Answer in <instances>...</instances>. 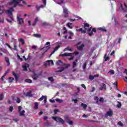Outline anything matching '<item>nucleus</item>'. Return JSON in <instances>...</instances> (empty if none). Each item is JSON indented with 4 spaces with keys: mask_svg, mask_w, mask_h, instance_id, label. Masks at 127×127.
Returning a JSON list of instances; mask_svg holds the SVG:
<instances>
[{
    "mask_svg": "<svg viewBox=\"0 0 127 127\" xmlns=\"http://www.w3.org/2000/svg\"><path fill=\"white\" fill-rule=\"evenodd\" d=\"M42 25L43 26H47L49 25V23H48L47 22H44L42 23Z\"/></svg>",
    "mask_w": 127,
    "mask_h": 127,
    "instance_id": "2f4dec72",
    "label": "nucleus"
},
{
    "mask_svg": "<svg viewBox=\"0 0 127 127\" xmlns=\"http://www.w3.org/2000/svg\"><path fill=\"white\" fill-rule=\"evenodd\" d=\"M44 103L45 104H46V103H47V96H46V97H45V98H44Z\"/></svg>",
    "mask_w": 127,
    "mask_h": 127,
    "instance_id": "a18cd8bd",
    "label": "nucleus"
},
{
    "mask_svg": "<svg viewBox=\"0 0 127 127\" xmlns=\"http://www.w3.org/2000/svg\"><path fill=\"white\" fill-rule=\"evenodd\" d=\"M52 119H53L54 121H56V122L59 123V124L61 125H63V124H64V120L60 117H52Z\"/></svg>",
    "mask_w": 127,
    "mask_h": 127,
    "instance_id": "f03ea898",
    "label": "nucleus"
},
{
    "mask_svg": "<svg viewBox=\"0 0 127 127\" xmlns=\"http://www.w3.org/2000/svg\"><path fill=\"white\" fill-rule=\"evenodd\" d=\"M114 113L113 110H109L107 112L106 114L105 115V118H108V117H113Z\"/></svg>",
    "mask_w": 127,
    "mask_h": 127,
    "instance_id": "20e7f679",
    "label": "nucleus"
},
{
    "mask_svg": "<svg viewBox=\"0 0 127 127\" xmlns=\"http://www.w3.org/2000/svg\"><path fill=\"white\" fill-rule=\"evenodd\" d=\"M78 62V60L76 59L73 63V68H75L77 66V63Z\"/></svg>",
    "mask_w": 127,
    "mask_h": 127,
    "instance_id": "2eb2a0df",
    "label": "nucleus"
},
{
    "mask_svg": "<svg viewBox=\"0 0 127 127\" xmlns=\"http://www.w3.org/2000/svg\"><path fill=\"white\" fill-rule=\"evenodd\" d=\"M99 30H101V31H104L105 32H107V30L104 28H99Z\"/></svg>",
    "mask_w": 127,
    "mask_h": 127,
    "instance_id": "a19ab883",
    "label": "nucleus"
},
{
    "mask_svg": "<svg viewBox=\"0 0 127 127\" xmlns=\"http://www.w3.org/2000/svg\"><path fill=\"white\" fill-rule=\"evenodd\" d=\"M3 98H4V96H3V94H0V101H2V100H3Z\"/></svg>",
    "mask_w": 127,
    "mask_h": 127,
    "instance_id": "c85d7f7f",
    "label": "nucleus"
},
{
    "mask_svg": "<svg viewBox=\"0 0 127 127\" xmlns=\"http://www.w3.org/2000/svg\"><path fill=\"white\" fill-rule=\"evenodd\" d=\"M93 32L91 31V32L90 33H89V36H92V35H93Z\"/></svg>",
    "mask_w": 127,
    "mask_h": 127,
    "instance_id": "69168bd1",
    "label": "nucleus"
},
{
    "mask_svg": "<svg viewBox=\"0 0 127 127\" xmlns=\"http://www.w3.org/2000/svg\"><path fill=\"white\" fill-rule=\"evenodd\" d=\"M16 102V103H17V104H19V103H20V99H19V98H17Z\"/></svg>",
    "mask_w": 127,
    "mask_h": 127,
    "instance_id": "de8ad7c7",
    "label": "nucleus"
},
{
    "mask_svg": "<svg viewBox=\"0 0 127 127\" xmlns=\"http://www.w3.org/2000/svg\"><path fill=\"white\" fill-rule=\"evenodd\" d=\"M32 78L34 80H37L38 78V75L35 74V72H33L32 75Z\"/></svg>",
    "mask_w": 127,
    "mask_h": 127,
    "instance_id": "9b49d317",
    "label": "nucleus"
},
{
    "mask_svg": "<svg viewBox=\"0 0 127 127\" xmlns=\"http://www.w3.org/2000/svg\"><path fill=\"white\" fill-rule=\"evenodd\" d=\"M84 47H85V45L82 44L80 46L78 47L77 49L78 50H82Z\"/></svg>",
    "mask_w": 127,
    "mask_h": 127,
    "instance_id": "f3484780",
    "label": "nucleus"
},
{
    "mask_svg": "<svg viewBox=\"0 0 127 127\" xmlns=\"http://www.w3.org/2000/svg\"><path fill=\"white\" fill-rule=\"evenodd\" d=\"M67 123L70 125V126H72V125H73V121H68Z\"/></svg>",
    "mask_w": 127,
    "mask_h": 127,
    "instance_id": "6e6d98bb",
    "label": "nucleus"
},
{
    "mask_svg": "<svg viewBox=\"0 0 127 127\" xmlns=\"http://www.w3.org/2000/svg\"><path fill=\"white\" fill-rule=\"evenodd\" d=\"M47 119H48V117H47V116H44V121H46V120H47Z\"/></svg>",
    "mask_w": 127,
    "mask_h": 127,
    "instance_id": "0e129e2a",
    "label": "nucleus"
},
{
    "mask_svg": "<svg viewBox=\"0 0 127 127\" xmlns=\"http://www.w3.org/2000/svg\"><path fill=\"white\" fill-rule=\"evenodd\" d=\"M100 102H101V103H104V98H100Z\"/></svg>",
    "mask_w": 127,
    "mask_h": 127,
    "instance_id": "052dcab7",
    "label": "nucleus"
},
{
    "mask_svg": "<svg viewBox=\"0 0 127 127\" xmlns=\"http://www.w3.org/2000/svg\"><path fill=\"white\" fill-rule=\"evenodd\" d=\"M120 24L119 23V22H118V21H117V20H115V25L116 26H118V25H119Z\"/></svg>",
    "mask_w": 127,
    "mask_h": 127,
    "instance_id": "c03bdc74",
    "label": "nucleus"
},
{
    "mask_svg": "<svg viewBox=\"0 0 127 127\" xmlns=\"http://www.w3.org/2000/svg\"><path fill=\"white\" fill-rule=\"evenodd\" d=\"M29 57H30V56H28V58L26 59V58H25V56H23V58L24 59H25V61H27V60H28V59H29Z\"/></svg>",
    "mask_w": 127,
    "mask_h": 127,
    "instance_id": "8fccbe9b",
    "label": "nucleus"
},
{
    "mask_svg": "<svg viewBox=\"0 0 127 127\" xmlns=\"http://www.w3.org/2000/svg\"><path fill=\"white\" fill-rule=\"evenodd\" d=\"M90 26V25L88 23H85L84 24V27H89Z\"/></svg>",
    "mask_w": 127,
    "mask_h": 127,
    "instance_id": "4d7b16f0",
    "label": "nucleus"
},
{
    "mask_svg": "<svg viewBox=\"0 0 127 127\" xmlns=\"http://www.w3.org/2000/svg\"><path fill=\"white\" fill-rule=\"evenodd\" d=\"M72 54L68 53H65L60 55V56H63V57H67L68 56H70L72 55Z\"/></svg>",
    "mask_w": 127,
    "mask_h": 127,
    "instance_id": "423d86ee",
    "label": "nucleus"
},
{
    "mask_svg": "<svg viewBox=\"0 0 127 127\" xmlns=\"http://www.w3.org/2000/svg\"><path fill=\"white\" fill-rule=\"evenodd\" d=\"M94 78H95L94 76H93V75H90L89 76V79L90 80H94Z\"/></svg>",
    "mask_w": 127,
    "mask_h": 127,
    "instance_id": "864d4df0",
    "label": "nucleus"
},
{
    "mask_svg": "<svg viewBox=\"0 0 127 127\" xmlns=\"http://www.w3.org/2000/svg\"><path fill=\"white\" fill-rule=\"evenodd\" d=\"M35 110H37L38 109V103L37 102L35 103V106L34 107Z\"/></svg>",
    "mask_w": 127,
    "mask_h": 127,
    "instance_id": "b1692460",
    "label": "nucleus"
},
{
    "mask_svg": "<svg viewBox=\"0 0 127 127\" xmlns=\"http://www.w3.org/2000/svg\"><path fill=\"white\" fill-rule=\"evenodd\" d=\"M48 62L49 64V65H53L54 63H53V61H48Z\"/></svg>",
    "mask_w": 127,
    "mask_h": 127,
    "instance_id": "58836bf2",
    "label": "nucleus"
},
{
    "mask_svg": "<svg viewBox=\"0 0 127 127\" xmlns=\"http://www.w3.org/2000/svg\"><path fill=\"white\" fill-rule=\"evenodd\" d=\"M25 82H26V83H32V80L30 79H25Z\"/></svg>",
    "mask_w": 127,
    "mask_h": 127,
    "instance_id": "393cba45",
    "label": "nucleus"
},
{
    "mask_svg": "<svg viewBox=\"0 0 127 127\" xmlns=\"http://www.w3.org/2000/svg\"><path fill=\"white\" fill-rule=\"evenodd\" d=\"M64 17H68L69 16V13H64Z\"/></svg>",
    "mask_w": 127,
    "mask_h": 127,
    "instance_id": "4c0bfd02",
    "label": "nucleus"
},
{
    "mask_svg": "<svg viewBox=\"0 0 127 127\" xmlns=\"http://www.w3.org/2000/svg\"><path fill=\"white\" fill-rule=\"evenodd\" d=\"M13 8L11 7L6 11H5V12H6V14H7L10 18H12V11H13Z\"/></svg>",
    "mask_w": 127,
    "mask_h": 127,
    "instance_id": "7ed1b4c3",
    "label": "nucleus"
},
{
    "mask_svg": "<svg viewBox=\"0 0 127 127\" xmlns=\"http://www.w3.org/2000/svg\"><path fill=\"white\" fill-rule=\"evenodd\" d=\"M99 90L103 91V90H106L107 89V85L104 83H101L99 85Z\"/></svg>",
    "mask_w": 127,
    "mask_h": 127,
    "instance_id": "39448f33",
    "label": "nucleus"
},
{
    "mask_svg": "<svg viewBox=\"0 0 127 127\" xmlns=\"http://www.w3.org/2000/svg\"><path fill=\"white\" fill-rule=\"evenodd\" d=\"M72 25V23H67L66 24V26H67V27H69V28H70V29H72V28H73L72 26H71Z\"/></svg>",
    "mask_w": 127,
    "mask_h": 127,
    "instance_id": "aec40b11",
    "label": "nucleus"
},
{
    "mask_svg": "<svg viewBox=\"0 0 127 127\" xmlns=\"http://www.w3.org/2000/svg\"><path fill=\"white\" fill-rule=\"evenodd\" d=\"M19 113H20L19 116L20 117H24L25 116V115H24V114H25V111L23 110L22 111H20Z\"/></svg>",
    "mask_w": 127,
    "mask_h": 127,
    "instance_id": "4468645a",
    "label": "nucleus"
},
{
    "mask_svg": "<svg viewBox=\"0 0 127 127\" xmlns=\"http://www.w3.org/2000/svg\"><path fill=\"white\" fill-rule=\"evenodd\" d=\"M118 126H120V127H124V124H123V123H122L121 121H119L118 123Z\"/></svg>",
    "mask_w": 127,
    "mask_h": 127,
    "instance_id": "c9c22d12",
    "label": "nucleus"
},
{
    "mask_svg": "<svg viewBox=\"0 0 127 127\" xmlns=\"http://www.w3.org/2000/svg\"><path fill=\"white\" fill-rule=\"evenodd\" d=\"M34 37H36L37 38H40L41 37V35L39 34H35L33 35Z\"/></svg>",
    "mask_w": 127,
    "mask_h": 127,
    "instance_id": "a211bd4d",
    "label": "nucleus"
},
{
    "mask_svg": "<svg viewBox=\"0 0 127 127\" xmlns=\"http://www.w3.org/2000/svg\"><path fill=\"white\" fill-rule=\"evenodd\" d=\"M63 8L64 13H69V11H68V9H67L65 7H64Z\"/></svg>",
    "mask_w": 127,
    "mask_h": 127,
    "instance_id": "5701e85b",
    "label": "nucleus"
},
{
    "mask_svg": "<svg viewBox=\"0 0 127 127\" xmlns=\"http://www.w3.org/2000/svg\"><path fill=\"white\" fill-rule=\"evenodd\" d=\"M59 48H60V46H58L57 47H56L53 52L52 53H51V54L50 55V57H51V56L52 55V54H54V53H55V51H57L58 49H59Z\"/></svg>",
    "mask_w": 127,
    "mask_h": 127,
    "instance_id": "9d476101",
    "label": "nucleus"
},
{
    "mask_svg": "<svg viewBox=\"0 0 127 127\" xmlns=\"http://www.w3.org/2000/svg\"><path fill=\"white\" fill-rule=\"evenodd\" d=\"M22 109V107L21 106H19L18 108V111L19 112H21Z\"/></svg>",
    "mask_w": 127,
    "mask_h": 127,
    "instance_id": "5fc2aeb1",
    "label": "nucleus"
},
{
    "mask_svg": "<svg viewBox=\"0 0 127 127\" xmlns=\"http://www.w3.org/2000/svg\"><path fill=\"white\" fill-rule=\"evenodd\" d=\"M72 102H74V104H77L78 100L73 99H72Z\"/></svg>",
    "mask_w": 127,
    "mask_h": 127,
    "instance_id": "09e8293b",
    "label": "nucleus"
},
{
    "mask_svg": "<svg viewBox=\"0 0 127 127\" xmlns=\"http://www.w3.org/2000/svg\"><path fill=\"white\" fill-rule=\"evenodd\" d=\"M91 32H96V29L95 28H93Z\"/></svg>",
    "mask_w": 127,
    "mask_h": 127,
    "instance_id": "338daca9",
    "label": "nucleus"
},
{
    "mask_svg": "<svg viewBox=\"0 0 127 127\" xmlns=\"http://www.w3.org/2000/svg\"><path fill=\"white\" fill-rule=\"evenodd\" d=\"M9 112H12L13 111V107L12 106H10L9 108Z\"/></svg>",
    "mask_w": 127,
    "mask_h": 127,
    "instance_id": "49530a36",
    "label": "nucleus"
},
{
    "mask_svg": "<svg viewBox=\"0 0 127 127\" xmlns=\"http://www.w3.org/2000/svg\"><path fill=\"white\" fill-rule=\"evenodd\" d=\"M19 41L21 43V44H22V45H23V44H24V40H23V39L21 38V39H19Z\"/></svg>",
    "mask_w": 127,
    "mask_h": 127,
    "instance_id": "c756f323",
    "label": "nucleus"
},
{
    "mask_svg": "<svg viewBox=\"0 0 127 127\" xmlns=\"http://www.w3.org/2000/svg\"><path fill=\"white\" fill-rule=\"evenodd\" d=\"M118 104L117 105V108H121L122 107V103L120 102H118Z\"/></svg>",
    "mask_w": 127,
    "mask_h": 127,
    "instance_id": "e433bc0d",
    "label": "nucleus"
},
{
    "mask_svg": "<svg viewBox=\"0 0 127 127\" xmlns=\"http://www.w3.org/2000/svg\"><path fill=\"white\" fill-rule=\"evenodd\" d=\"M42 1L43 3H44L45 5H46V0H42Z\"/></svg>",
    "mask_w": 127,
    "mask_h": 127,
    "instance_id": "680f3d73",
    "label": "nucleus"
},
{
    "mask_svg": "<svg viewBox=\"0 0 127 127\" xmlns=\"http://www.w3.org/2000/svg\"><path fill=\"white\" fill-rule=\"evenodd\" d=\"M8 72H9V70H7L5 71V73L3 74V77H5V76L8 74Z\"/></svg>",
    "mask_w": 127,
    "mask_h": 127,
    "instance_id": "603ef678",
    "label": "nucleus"
},
{
    "mask_svg": "<svg viewBox=\"0 0 127 127\" xmlns=\"http://www.w3.org/2000/svg\"><path fill=\"white\" fill-rule=\"evenodd\" d=\"M13 80H14V78H13V77H9V83H10V84H11V83H12V81H13Z\"/></svg>",
    "mask_w": 127,
    "mask_h": 127,
    "instance_id": "473e14b6",
    "label": "nucleus"
},
{
    "mask_svg": "<svg viewBox=\"0 0 127 127\" xmlns=\"http://www.w3.org/2000/svg\"><path fill=\"white\" fill-rule=\"evenodd\" d=\"M32 94H31V91L27 92L26 94V97H32Z\"/></svg>",
    "mask_w": 127,
    "mask_h": 127,
    "instance_id": "412c9836",
    "label": "nucleus"
},
{
    "mask_svg": "<svg viewBox=\"0 0 127 127\" xmlns=\"http://www.w3.org/2000/svg\"><path fill=\"white\" fill-rule=\"evenodd\" d=\"M104 59H105V61H108V60H109L110 59V58L107 56V54H105L104 56Z\"/></svg>",
    "mask_w": 127,
    "mask_h": 127,
    "instance_id": "4be33fe9",
    "label": "nucleus"
},
{
    "mask_svg": "<svg viewBox=\"0 0 127 127\" xmlns=\"http://www.w3.org/2000/svg\"><path fill=\"white\" fill-rule=\"evenodd\" d=\"M57 65H60V66H63V62L59 60L58 62H56Z\"/></svg>",
    "mask_w": 127,
    "mask_h": 127,
    "instance_id": "f8f14e48",
    "label": "nucleus"
},
{
    "mask_svg": "<svg viewBox=\"0 0 127 127\" xmlns=\"http://www.w3.org/2000/svg\"><path fill=\"white\" fill-rule=\"evenodd\" d=\"M69 33L70 35H71L72 36H73L74 35V33L73 32H72V31H69Z\"/></svg>",
    "mask_w": 127,
    "mask_h": 127,
    "instance_id": "13d9d810",
    "label": "nucleus"
},
{
    "mask_svg": "<svg viewBox=\"0 0 127 127\" xmlns=\"http://www.w3.org/2000/svg\"><path fill=\"white\" fill-rule=\"evenodd\" d=\"M8 3L9 5H11L13 7H15L17 5L21 6L22 4H26V2L23 0H13Z\"/></svg>",
    "mask_w": 127,
    "mask_h": 127,
    "instance_id": "f257e3e1",
    "label": "nucleus"
},
{
    "mask_svg": "<svg viewBox=\"0 0 127 127\" xmlns=\"http://www.w3.org/2000/svg\"><path fill=\"white\" fill-rule=\"evenodd\" d=\"M44 125L45 126H46L47 127H49L50 126V124L49 123V121H47L46 123H44Z\"/></svg>",
    "mask_w": 127,
    "mask_h": 127,
    "instance_id": "72a5a7b5",
    "label": "nucleus"
},
{
    "mask_svg": "<svg viewBox=\"0 0 127 127\" xmlns=\"http://www.w3.org/2000/svg\"><path fill=\"white\" fill-rule=\"evenodd\" d=\"M12 75L15 77V79L16 82H17V80H18V77H17V75H16V74L15 73H14V72H13Z\"/></svg>",
    "mask_w": 127,
    "mask_h": 127,
    "instance_id": "6ab92c4d",
    "label": "nucleus"
},
{
    "mask_svg": "<svg viewBox=\"0 0 127 127\" xmlns=\"http://www.w3.org/2000/svg\"><path fill=\"white\" fill-rule=\"evenodd\" d=\"M48 80H49V81H50L51 82H54V78H53V77H50L48 78Z\"/></svg>",
    "mask_w": 127,
    "mask_h": 127,
    "instance_id": "7c9ffc66",
    "label": "nucleus"
},
{
    "mask_svg": "<svg viewBox=\"0 0 127 127\" xmlns=\"http://www.w3.org/2000/svg\"><path fill=\"white\" fill-rule=\"evenodd\" d=\"M56 102H58V103H63V100L59 99V98H57L56 99Z\"/></svg>",
    "mask_w": 127,
    "mask_h": 127,
    "instance_id": "bb28decb",
    "label": "nucleus"
},
{
    "mask_svg": "<svg viewBox=\"0 0 127 127\" xmlns=\"http://www.w3.org/2000/svg\"><path fill=\"white\" fill-rule=\"evenodd\" d=\"M66 50H68V51H73V49H70L69 47H67L65 49H64V51H66Z\"/></svg>",
    "mask_w": 127,
    "mask_h": 127,
    "instance_id": "cd10ccee",
    "label": "nucleus"
},
{
    "mask_svg": "<svg viewBox=\"0 0 127 127\" xmlns=\"http://www.w3.org/2000/svg\"><path fill=\"white\" fill-rule=\"evenodd\" d=\"M94 100H95V101H97V103H98L99 98H98V97H97V96H95V97H94Z\"/></svg>",
    "mask_w": 127,
    "mask_h": 127,
    "instance_id": "bf43d9fd",
    "label": "nucleus"
},
{
    "mask_svg": "<svg viewBox=\"0 0 127 127\" xmlns=\"http://www.w3.org/2000/svg\"><path fill=\"white\" fill-rule=\"evenodd\" d=\"M46 97V96H42V97L39 99V101H42V100H43V99H45V98Z\"/></svg>",
    "mask_w": 127,
    "mask_h": 127,
    "instance_id": "37998d69",
    "label": "nucleus"
},
{
    "mask_svg": "<svg viewBox=\"0 0 127 127\" xmlns=\"http://www.w3.org/2000/svg\"><path fill=\"white\" fill-rule=\"evenodd\" d=\"M59 69H60L59 70H57V72H63V71H64V67H61Z\"/></svg>",
    "mask_w": 127,
    "mask_h": 127,
    "instance_id": "f704fd0d",
    "label": "nucleus"
},
{
    "mask_svg": "<svg viewBox=\"0 0 127 127\" xmlns=\"http://www.w3.org/2000/svg\"><path fill=\"white\" fill-rule=\"evenodd\" d=\"M82 68H83V69H86V68H87V64L86 63L83 64L82 65Z\"/></svg>",
    "mask_w": 127,
    "mask_h": 127,
    "instance_id": "ea45409f",
    "label": "nucleus"
},
{
    "mask_svg": "<svg viewBox=\"0 0 127 127\" xmlns=\"http://www.w3.org/2000/svg\"><path fill=\"white\" fill-rule=\"evenodd\" d=\"M13 121H14V122H18V119L17 118L13 119Z\"/></svg>",
    "mask_w": 127,
    "mask_h": 127,
    "instance_id": "774afa93",
    "label": "nucleus"
},
{
    "mask_svg": "<svg viewBox=\"0 0 127 127\" xmlns=\"http://www.w3.org/2000/svg\"><path fill=\"white\" fill-rule=\"evenodd\" d=\"M46 6V5H41L40 6L37 5L36 6V7L37 8V10L38 11H39L40 10V8H43V7H45Z\"/></svg>",
    "mask_w": 127,
    "mask_h": 127,
    "instance_id": "0eeeda50",
    "label": "nucleus"
},
{
    "mask_svg": "<svg viewBox=\"0 0 127 127\" xmlns=\"http://www.w3.org/2000/svg\"><path fill=\"white\" fill-rule=\"evenodd\" d=\"M29 67V64H25L23 65V71H27V68Z\"/></svg>",
    "mask_w": 127,
    "mask_h": 127,
    "instance_id": "6e6552de",
    "label": "nucleus"
},
{
    "mask_svg": "<svg viewBox=\"0 0 127 127\" xmlns=\"http://www.w3.org/2000/svg\"><path fill=\"white\" fill-rule=\"evenodd\" d=\"M5 45H6V46H8V48H9L10 49H13L8 43H5Z\"/></svg>",
    "mask_w": 127,
    "mask_h": 127,
    "instance_id": "3c124183",
    "label": "nucleus"
},
{
    "mask_svg": "<svg viewBox=\"0 0 127 127\" xmlns=\"http://www.w3.org/2000/svg\"><path fill=\"white\" fill-rule=\"evenodd\" d=\"M109 73H111V74H115V71L113 70H111L109 71Z\"/></svg>",
    "mask_w": 127,
    "mask_h": 127,
    "instance_id": "e2e57ef3",
    "label": "nucleus"
},
{
    "mask_svg": "<svg viewBox=\"0 0 127 127\" xmlns=\"http://www.w3.org/2000/svg\"><path fill=\"white\" fill-rule=\"evenodd\" d=\"M81 107H83L84 110H86L87 109V105L84 104V103H81Z\"/></svg>",
    "mask_w": 127,
    "mask_h": 127,
    "instance_id": "a878e982",
    "label": "nucleus"
},
{
    "mask_svg": "<svg viewBox=\"0 0 127 127\" xmlns=\"http://www.w3.org/2000/svg\"><path fill=\"white\" fill-rule=\"evenodd\" d=\"M64 31L63 33V34H65V33H67V29H66V27H64Z\"/></svg>",
    "mask_w": 127,
    "mask_h": 127,
    "instance_id": "79ce46f5",
    "label": "nucleus"
},
{
    "mask_svg": "<svg viewBox=\"0 0 127 127\" xmlns=\"http://www.w3.org/2000/svg\"><path fill=\"white\" fill-rule=\"evenodd\" d=\"M17 19L19 21V24H21L23 23V22H24L23 19L20 18L19 17H18Z\"/></svg>",
    "mask_w": 127,
    "mask_h": 127,
    "instance_id": "ddd939ff",
    "label": "nucleus"
},
{
    "mask_svg": "<svg viewBox=\"0 0 127 127\" xmlns=\"http://www.w3.org/2000/svg\"><path fill=\"white\" fill-rule=\"evenodd\" d=\"M76 31H81V33H86L87 32V29L83 30L82 28L76 29Z\"/></svg>",
    "mask_w": 127,
    "mask_h": 127,
    "instance_id": "1a4fd4ad",
    "label": "nucleus"
},
{
    "mask_svg": "<svg viewBox=\"0 0 127 127\" xmlns=\"http://www.w3.org/2000/svg\"><path fill=\"white\" fill-rule=\"evenodd\" d=\"M5 61L6 62L7 66H9L10 64V63H9V59H8V58H5Z\"/></svg>",
    "mask_w": 127,
    "mask_h": 127,
    "instance_id": "dca6fc26",
    "label": "nucleus"
}]
</instances>
